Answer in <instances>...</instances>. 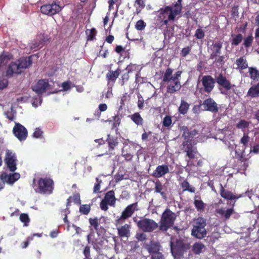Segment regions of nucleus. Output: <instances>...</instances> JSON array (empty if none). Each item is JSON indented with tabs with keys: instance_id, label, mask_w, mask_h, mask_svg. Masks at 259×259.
<instances>
[{
	"instance_id": "3",
	"label": "nucleus",
	"mask_w": 259,
	"mask_h": 259,
	"mask_svg": "<svg viewBox=\"0 0 259 259\" xmlns=\"http://www.w3.org/2000/svg\"><path fill=\"white\" fill-rule=\"evenodd\" d=\"M220 194L221 196L226 200L234 201L233 204L231 203L232 207L228 208L226 210L224 208H221L216 209V212L219 214L224 220H228L230 216L234 212L233 207L237 200L242 197V194H235L231 191L226 189L223 185L220 184Z\"/></svg>"
},
{
	"instance_id": "22",
	"label": "nucleus",
	"mask_w": 259,
	"mask_h": 259,
	"mask_svg": "<svg viewBox=\"0 0 259 259\" xmlns=\"http://www.w3.org/2000/svg\"><path fill=\"white\" fill-rule=\"evenodd\" d=\"M103 199L107 202L109 205L114 206L116 200L114 192L113 190L108 191Z\"/></svg>"
},
{
	"instance_id": "23",
	"label": "nucleus",
	"mask_w": 259,
	"mask_h": 259,
	"mask_svg": "<svg viewBox=\"0 0 259 259\" xmlns=\"http://www.w3.org/2000/svg\"><path fill=\"white\" fill-rule=\"evenodd\" d=\"M155 187L154 191L155 192L157 193H160L162 198L165 200L167 199V194L165 191H163V185L161 183V182L157 180L154 182Z\"/></svg>"
},
{
	"instance_id": "41",
	"label": "nucleus",
	"mask_w": 259,
	"mask_h": 259,
	"mask_svg": "<svg viewBox=\"0 0 259 259\" xmlns=\"http://www.w3.org/2000/svg\"><path fill=\"white\" fill-rule=\"evenodd\" d=\"M248 72L249 73L250 77L253 79H258L259 78V71L255 68L249 67Z\"/></svg>"
},
{
	"instance_id": "55",
	"label": "nucleus",
	"mask_w": 259,
	"mask_h": 259,
	"mask_svg": "<svg viewBox=\"0 0 259 259\" xmlns=\"http://www.w3.org/2000/svg\"><path fill=\"white\" fill-rule=\"evenodd\" d=\"M4 114L10 121H13L15 119V113H13L12 110L5 112Z\"/></svg>"
},
{
	"instance_id": "18",
	"label": "nucleus",
	"mask_w": 259,
	"mask_h": 259,
	"mask_svg": "<svg viewBox=\"0 0 259 259\" xmlns=\"http://www.w3.org/2000/svg\"><path fill=\"white\" fill-rule=\"evenodd\" d=\"M182 145L187 156L190 159H194L195 154L197 153L196 147L193 146L191 141H184Z\"/></svg>"
},
{
	"instance_id": "35",
	"label": "nucleus",
	"mask_w": 259,
	"mask_h": 259,
	"mask_svg": "<svg viewBox=\"0 0 259 259\" xmlns=\"http://www.w3.org/2000/svg\"><path fill=\"white\" fill-rule=\"evenodd\" d=\"M146 0H136L135 2L134 6L136 7V12L137 14H139L141 11L145 7Z\"/></svg>"
},
{
	"instance_id": "52",
	"label": "nucleus",
	"mask_w": 259,
	"mask_h": 259,
	"mask_svg": "<svg viewBox=\"0 0 259 259\" xmlns=\"http://www.w3.org/2000/svg\"><path fill=\"white\" fill-rule=\"evenodd\" d=\"M171 117L168 115L165 116L162 122L163 126L168 127L171 124Z\"/></svg>"
},
{
	"instance_id": "29",
	"label": "nucleus",
	"mask_w": 259,
	"mask_h": 259,
	"mask_svg": "<svg viewBox=\"0 0 259 259\" xmlns=\"http://www.w3.org/2000/svg\"><path fill=\"white\" fill-rule=\"evenodd\" d=\"M190 105L186 101L182 100L180 105L178 108L179 112L183 115L186 114L189 109Z\"/></svg>"
},
{
	"instance_id": "36",
	"label": "nucleus",
	"mask_w": 259,
	"mask_h": 259,
	"mask_svg": "<svg viewBox=\"0 0 259 259\" xmlns=\"http://www.w3.org/2000/svg\"><path fill=\"white\" fill-rule=\"evenodd\" d=\"M119 71L118 69L116 71H110L106 74V78L108 81H115L117 78L118 77L119 75Z\"/></svg>"
},
{
	"instance_id": "50",
	"label": "nucleus",
	"mask_w": 259,
	"mask_h": 259,
	"mask_svg": "<svg viewBox=\"0 0 259 259\" xmlns=\"http://www.w3.org/2000/svg\"><path fill=\"white\" fill-rule=\"evenodd\" d=\"M252 41V36L251 35H249L244 39L243 45L245 48H248L251 46Z\"/></svg>"
},
{
	"instance_id": "5",
	"label": "nucleus",
	"mask_w": 259,
	"mask_h": 259,
	"mask_svg": "<svg viewBox=\"0 0 259 259\" xmlns=\"http://www.w3.org/2000/svg\"><path fill=\"white\" fill-rule=\"evenodd\" d=\"M207 220L203 217H198L193 220L191 230V235L198 239H202L206 237L207 231L206 228Z\"/></svg>"
},
{
	"instance_id": "7",
	"label": "nucleus",
	"mask_w": 259,
	"mask_h": 259,
	"mask_svg": "<svg viewBox=\"0 0 259 259\" xmlns=\"http://www.w3.org/2000/svg\"><path fill=\"white\" fill-rule=\"evenodd\" d=\"M54 189V182L51 178H40L38 180L36 192L44 194H51L53 193Z\"/></svg>"
},
{
	"instance_id": "37",
	"label": "nucleus",
	"mask_w": 259,
	"mask_h": 259,
	"mask_svg": "<svg viewBox=\"0 0 259 259\" xmlns=\"http://www.w3.org/2000/svg\"><path fill=\"white\" fill-rule=\"evenodd\" d=\"M194 206L199 212H203L205 207V204L200 199H194Z\"/></svg>"
},
{
	"instance_id": "44",
	"label": "nucleus",
	"mask_w": 259,
	"mask_h": 259,
	"mask_svg": "<svg viewBox=\"0 0 259 259\" xmlns=\"http://www.w3.org/2000/svg\"><path fill=\"white\" fill-rule=\"evenodd\" d=\"M249 141V136L247 134L244 133L243 137L240 140V143L243 145V147L244 149H245L248 146Z\"/></svg>"
},
{
	"instance_id": "30",
	"label": "nucleus",
	"mask_w": 259,
	"mask_h": 259,
	"mask_svg": "<svg viewBox=\"0 0 259 259\" xmlns=\"http://www.w3.org/2000/svg\"><path fill=\"white\" fill-rule=\"evenodd\" d=\"M141 69L140 65L131 63L127 66L125 70L130 73L135 72L136 74H140Z\"/></svg>"
},
{
	"instance_id": "9",
	"label": "nucleus",
	"mask_w": 259,
	"mask_h": 259,
	"mask_svg": "<svg viewBox=\"0 0 259 259\" xmlns=\"http://www.w3.org/2000/svg\"><path fill=\"white\" fill-rule=\"evenodd\" d=\"M137 226L144 232H152L158 228L159 226L154 220L149 218H143L137 222Z\"/></svg>"
},
{
	"instance_id": "19",
	"label": "nucleus",
	"mask_w": 259,
	"mask_h": 259,
	"mask_svg": "<svg viewBox=\"0 0 259 259\" xmlns=\"http://www.w3.org/2000/svg\"><path fill=\"white\" fill-rule=\"evenodd\" d=\"M95 235L93 232H91L87 236V241L89 244H91L93 246L94 249L98 251L100 250L103 245V241H99L98 239L94 238Z\"/></svg>"
},
{
	"instance_id": "38",
	"label": "nucleus",
	"mask_w": 259,
	"mask_h": 259,
	"mask_svg": "<svg viewBox=\"0 0 259 259\" xmlns=\"http://www.w3.org/2000/svg\"><path fill=\"white\" fill-rule=\"evenodd\" d=\"M181 186L184 191H187L191 193H194L195 191V187L190 186L189 183L186 180H184L182 182Z\"/></svg>"
},
{
	"instance_id": "13",
	"label": "nucleus",
	"mask_w": 259,
	"mask_h": 259,
	"mask_svg": "<svg viewBox=\"0 0 259 259\" xmlns=\"http://www.w3.org/2000/svg\"><path fill=\"white\" fill-rule=\"evenodd\" d=\"M13 133L20 141L25 140L28 134L27 129L19 123H15L13 129Z\"/></svg>"
},
{
	"instance_id": "61",
	"label": "nucleus",
	"mask_w": 259,
	"mask_h": 259,
	"mask_svg": "<svg viewBox=\"0 0 259 259\" xmlns=\"http://www.w3.org/2000/svg\"><path fill=\"white\" fill-rule=\"evenodd\" d=\"M41 47H42V46L41 45V42H40L39 41V40L34 41V42H33L31 44V45L30 46V48L31 49H34V50H37L39 48H41Z\"/></svg>"
},
{
	"instance_id": "43",
	"label": "nucleus",
	"mask_w": 259,
	"mask_h": 259,
	"mask_svg": "<svg viewBox=\"0 0 259 259\" xmlns=\"http://www.w3.org/2000/svg\"><path fill=\"white\" fill-rule=\"evenodd\" d=\"M85 32L87 35L88 40H93L95 39V37L97 34V31L95 28H93L91 29H87Z\"/></svg>"
},
{
	"instance_id": "48",
	"label": "nucleus",
	"mask_w": 259,
	"mask_h": 259,
	"mask_svg": "<svg viewBox=\"0 0 259 259\" xmlns=\"http://www.w3.org/2000/svg\"><path fill=\"white\" fill-rule=\"evenodd\" d=\"M20 220L21 222L24 223L25 226H28L30 222V219L27 213H21L20 215Z\"/></svg>"
},
{
	"instance_id": "34",
	"label": "nucleus",
	"mask_w": 259,
	"mask_h": 259,
	"mask_svg": "<svg viewBox=\"0 0 259 259\" xmlns=\"http://www.w3.org/2000/svg\"><path fill=\"white\" fill-rule=\"evenodd\" d=\"M214 61H213V63L215 64V65L219 67H222L223 65H225L226 61V57L224 55H218L217 57L214 58Z\"/></svg>"
},
{
	"instance_id": "46",
	"label": "nucleus",
	"mask_w": 259,
	"mask_h": 259,
	"mask_svg": "<svg viewBox=\"0 0 259 259\" xmlns=\"http://www.w3.org/2000/svg\"><path fill=\"white\" fill-rule=\"evenodd\" d=\"M243 39V36L241 34L239 33L233 38L231 44L232 45L237 46L242 41Z\"/></svg>"
},
{
	"instance_id": "33",
	"label": "nucleus",
	"mask_w": 259,
	"mask_h": 259,
	"mask_svg": "<svg viewBox=\"0 0 259 259\" xmlns=\"http://www.w3.org/2000/svg\"><path fill=\"white\" fill-rule=\"evenodd\" d=\"M89 222L90 225V228L93 227L98 233L101 229H103V228H99V219L97 218H90Z\"/></svg>"
},
{
	"instance_id": "32",
	"label": "nucleus",
	"mask_w": 259,
	"mask_h": 259,
	"mask_svg": "<svg viewBox=\"0 0 259 259\" xmlns=\"http://www.w3.org/2000/svg\"><path fill=\"white\" fill-rule=\"evenodd\" d=\"M131 120L137 125H141L143 123V119L139 112H136L130 116Z\"/></svg>"
},
{
	"instance_id": "8",
	"label": "nucleus",
	"mask_w": 259,
	"mask_h": 259,
	"mask_svg": "<svg viewBox=\"0 0 259 259\" xmlns=\"http://www.w3.org/2000/svg\"><path fill=\"white\" fill-rule=\"evenodd\" d=\"M63 6L60 5L58 0L54 1L51 4H46L40 7L41 13L48 16H53L61 12Z\"/></svg>"
},
{
	"instance_id": "59",
	"label": "nucleus",
	"mask_w": 259,
	"mask_h": 259,
	"mask_svg": "<svg viewBox=\"0 0 259 259\" xmlns=\"http://www.w3.org/2000/svg\"><path fill=\"white\" fill-rule=\"evenodd\" d=\"M151 259H165L163 254L161 252H157L151 255Z\"/></svg>"
},
{
	"instance_id": "21",
	"label": "nucleus",
	"mask_w": 259,
	"mask_h": 259,
	"mask_svg": "<svg viewBox=\"0 0 259 259\" xmlns=\"http://www.w3.org/2000/svg\"><path fill=\"white\" fill-rule=\"evenodd\" d=\"M181 132L183 133L182 136L185 140V141L191 142L192 139L196 134L195 130L190 132L188 128L186 126H183L181 127Z\"/></svg>"
},
{
	"instance_id": "42",
	"label": "nucleus",
	"mask_w": 259,
	"mask_h": 259,
	"mask_svg": "<svg viewBox=\"0 0 259 259\" xmlns=\"http://www.w3.org/2000/svg\"><path fill=\"white\" fill-rule=\"evenodd\" d=\"M107 142H108L109 148L110 150H113L118 143L117 139H114V138H111L110 135H108Z\"/></svg>"
},
{
	"instance_id": "1",
	"label": "nucleus",
	"mask_w": 259,
	"mask_h": 259,
	"mask_svg": "<svg viewBox=\"0 0 259 259\" xmlns=\"http://www.w3.org/2000/svg\"><path fill=\"white\" fill-rule=\"evenodd\" d=\"M201 82L204 89V91L210 94L214 89L215 84L217 83L219 89L229 91L235 87L230 81L222 73H219L213 78L210 75H205L202 77Z\"/></svg>"
},
{
	"instance_id": "53",
	"label": "nucleus",
	"mask_w": 259,
	"mask_h": 259,
	"mask_svg": "<svg viewBox=\"0 0 259 259\" xmlns=\"http://www.w3.org/2000/svg\"><path fill=\"white\" fill-rule=\"evenodd\" d=\"M96 182L93 188V192L94 193H97L99 192L100 189L101 183H102V181L99 180L98 178H96Z\"/></svg>"
},
{
	"instance_id": "10",
	"label": "nucleus",
	"mask_w": 259,
	"mask_h": 259,
	"mask_svg": "<svg viewBox=\"0 0 259 259\" xmlns=\"http://www.w3.org/2000/svg\"><path fill=\"white\" fill-rule=\"evenodd\" d=\"M182 9V5L176 3L173 6H167L162 9L161 13L167 15L168 20L174 21L176 16L181 13Z\"/></svg>"
},
{
	"instance_id": "24",
	"label": "nucleus",
	"mask_w": 259,
	"mask_h": 259,
	"mask_svg": "<svg viewBox=\"0 0 259 259\" xmlns=\"http://www.w3.org/2000/svg\"><path fill=\"white\" fill-rule=\"evenodd\" d=\"M161 248V246L158 242H151V243L148 245L147 250L151 255L153 254L160 252Z\"/></svg>"
},
{
	"instance_id": "58",
	"label": "nucleus",
	"mask_w": 259,
	"mask_h": 259,
	"mask_svg": "<svg viewBox=\"0 0 259 259\" xmlns=\"http://www.w3.org/2000/svg\"><path fill=\"white\" fill-rule=\"evenodd\" d=\"M83 255L85 256L84 259H89L91 256L90 254V247L88 245H87L83 250Z\"/></svg>"
},
{
	"instance_id": "31",
	"label": "nucleus",
	"mask_w": 259,
	"mask_h": 259,
	"mask_svg": "<svg viewBox=\"0 0 259 259\" xmlns=\"http://www.w3.org/2000/svg\"><path fill=\"white\" fill-rule=\"evenodd\" d=\"M205 248V245L200 242L195 243L192 246V251L195 254H199Z\"/></svg>"
},
{
	"instance_id": "12",
	"label": "nucleus",
	"mask_w": 259,
	"mask_h": 259,
	"mask_svg": "<svg viewBox=\"0 0 259 259\" xmlns=\"http://www.w3.org/2000/svg\"><path fill=\"white\" fill-rule=\"evenodd\" d=\"M5 162L10 171L14 172L16 170L17 159L15 153L11 150H7Z\"/></svg>"
},
{
	"instance_id": "11",
	"label": "nucleus",
	"mask_w": 259,
	"mask_h": 259,
	"mask_svg": "<svg viewBox=\"0 0 259 259\" xmlns=\"http://www.w3.org/2000/svg\"><path fill=\"white\" fill-rule=\"evenodd\" d=\"M190 248V243L181 241L177 243L175 247L171 249V253L175 258L181 259L183 257L184 253Z\"/></svg>"
},
{
	"instance_id": "16",
	"label": "nucleus",
	"mask_w": 259,
	"mask_h": 259,
	"mask_svg": "<svg viewBox=\"0 0 259 259\" xmlns=\"http://www.w3.org/2000/svg\"><path fill=\"white\" fill-rule=\"evenodd\" d=\"M222 47L223 41L222 40H218L213 41L212 45L208 47V49L211 52L209 55V58L213 60L215 57H217L218 55H220L221 54Z\"/></svg>"
},
{
	"instance_id": "63",
	"label": "nucleus",
	"mask_w": 259,
	"mask_h": 259,
	"mask_svg": "<svg viewBox=\"0 0 259 259\" xmlns=\"http://www.w3.org/2000/svg\"><path fill=\"white\" fill-rule=\"evenodd\" d=\"M62 87L64 91H68L71 88V82L69 81L63 82L62 84Z\"/></svg>"
},
{
	"instance_id": "49",
	"label": "nucleus",
	"mask_w": 259,
	"mask_h": 259,
	"mask_svg": "<svg viewBox=\"0 0 259 259\" xmlns=\"http://www.w3.org/2000/svg\"><path fill=\"white\" fill-rule=\"evenodd\" d=\"M146 26V23L143 20H138L135 25V28L138 30H143Z\"/></svg>"
},
{
	"instance_id": "56",
	"label": "nucleus",
	"mask_w": 259,
	"mask_h": 259,
	"mask_svg": "<svg viewBox=\"0 0 259 259\" xmlns=\"http://www.w3.org/2000/svg\"><path fill=\"white\" fill-rule=\"evenodd\" d=\"M109 203L102 199L100 203V207L102 210L107 211L108 209Z\"/></svg>"
},
{
	"instance_id": "15",
	"label": "nucleus",
	"mask_w": 259,
	"mask_h": 259,
	"mask_svg": "<svg viewBox=\"0 0 259 259\" xmlns=\"http://www.w3.org/2000/svg\"><path fill=\"white\" fill-rule=\"evenodd\" d=\"M138 210V203L137 202L127 205L122 212L120 218L117 221L125 220L130 218L133 215L134 212Z\"/></svg>"
},
{
	"instance_id": "6",
	"label": "nucleus",
	"mask_w": 259,
	"mask_h": 259,
	"mask_svg": "<svg viewBox=\"0 0 259 259\" xmlns=\"http://www.w3.org/2000/svg\"><path fill=\"white\" fill-rule=\"evenodd\" d=\"M177 215L169 208H166L162 212L160 221L159 230L162 232L165 233L172 228L175 224Z\"/></svg>"
},
{
	"instance_id": "40",
	"label": "nucleus",
	"mask_w": 259,
	"mask_h": 259,
	"mask_svg": "<svg viewBox=\"0 0 259 259\" xmlns=\"http://www.w3.org/2000/svg\"><path fill=\"white\" fill-rule=\"evenodd\" d=\"M107 109V105L105 103L100 104L99 105V110L95 112L94 115L97 119H99L101 112L105 111Z\"/></svg>"
},
{
	"instance_id": "62",
	"label": "nucleus",
	"mask_w": 259,
	"mask_h": 259,
	"mask_svg": "<svg viewBox=\"0 0 259 259\" xmlns=\"http://www.w3.org/2000/svg\"><path fill=\"white\" fill-rule=\"evenodd\" d=\"M191 51V47H187L185 48H184L182 51L181 55L182 57H186L187 56L190 52Z\"/></svg>"
},
{
	"instance_id": "26",
	"label": "nucleus",
	"mask_w": 259,
	"mask_h": 259,
	"mask_svg": "<svg viewBox=\"0 0 259 259\" xmlns=\"http://www.w3.org/2000/svg\"><path fill=\"white\" fill-rule=\"evenodd\" d=\"M235 63L237 66V68L241 70H244L248 67L247 61L244 57H241L236 59Z\"/></svg>"
},
{
	"instance_id": "39",
	"label": "nucleus",
	"mask_w": 259,
	"mask_h": 259,
	"mask_svg": "<svg viewBox=\"0 0 259 259\" xmlns=\"http://www.w3.org/2000/svg\"><path fill=\"white\" fill-rule=\"evenodd\" d=\"M249 126V122L244 119H240L236 124V128L241 129L244 132V130L248 128Z\"/></svg>"
},
{
	"instance_id": "14",
	"label": "nucleus",
	"mask_w": 259,
	"mask_h": 259,
	"mask_svg": "<svg viewBox=\"0 0 259 259\" xmlns=\"http://www.w3.org/2000/svg\"><path fill=\"white\" fill-rule=\"evenodd\" d=\"M48 80L47 79H39L36 83L32 85V90L37 95H41L45 93L49 87Z\"/></svg>"
},
{
	"instance_id": "4",
	"label": "nucleus",
	"mask_w": 259,
	"mask_h": 259,
	"mask_svg": "<svg viewBox=\"0 0 259 259\" xmlns=\"http://www.w3.org/2000/svg\"><path fill=\"white\" fill-rule=\"evenodd\" d=\"M32 56L22 57L17 62H12L8 66L6 72L7 77H12L13 74H19L22 73L23 69L28 68L32 63Z\"/></svg>"
},
{
	"instance_id": "25",
	"label": "nucleus",
	"mask_w": 259,
	"mask_h": 259,
	"mask_svg": "<svg viewBox=\"0 0 259 259\" xmlns=\"http://www.w3.org/2000/svg\"><path fill=\"white\" fill-rule=\"evenodd\" d=\"M130 226L125 224L120 228H117L118 234L120 237H128L130 235Z\"/></svg>"
},
{
	"instance_id": "64",
	"label": "nucleus",
	"mask_w": 259,
	"mask_h": 259,
	"mask_svg": "<svg viewBox=\"0 0 259 259\" xmlns=\"http://www.w3.org/2000/svg\"><path fill=\"white\" fill-rule=\"evenodd\" d=\"M174 28L172 27H169L168 26L166 27V28L164 30V34L165 35L169 36L172 35L173 34Z\"/></svg>"
},
{
	"instance_id": "47",
	"label": "nucleus",
	"mask_w": 259,
	"mask_h": 259,
	"mask_svg": "<svg viewBox=\"0 0 259 259\" xmlns=\"http://www.w3.org/2000/svg\"><path fill=\"white\" fill-rule=\"evenodd\" d=\"M20 175L18 173L10 174L8 176V182L10 184H13L20 178Z\"/></svg>"
},
{
	"instance_id": "51",
	"label": "nucleus",
	"mask_w": 259,
	"mask_h": 259,
	"mask_svg": "<svg viewBox=\"0 0 259 259\" xmlns=\"http://www.w3.org/2000/svg\"><path fill=\"white\" fill-rule=\"evenodd\" d=\"M194 36L196 37V38L201 39L204 38L205 36V33L204 31L202 29L198 28L195 31Z\"/></svg>"
},
{
	"instance_id": "54",
	"label": "nucleus",
	"mask_w": 259,
	"mask_h": 259,
	"mask_svg": "<svg viewBox=\"0 0 259 259\" xmlns=\"http://www.w3.org/2000/svg\"><path fill=\"white\" fill-rule=\"evenodd\" d=\"M138 107L140 109H143L144 107V100L142 96V95L140 94H138Z\"/></svg>"
},
{
	"instance_id": "20",
	"label": "nucleus",
	"mask_w": 259,
	"mask_h": 259,
	"mask_svg": "<svg viewBox=\"0 0 259 259\" xmlns=\"http://www.w3.org/2000/svg\"><path fill=\"white\" fill-rule=\"evenodd\" d=\"M169 172L167 165L162 164L158 165L153 172V176L155 178H160Z\"/></svg>"
},
{
	"instance_id": "2",
	"label": "nucleus",
	"mask_w": 259,
	"mask_h": 259,
	"mask_svg": "<svg viewBox=\"0 0 259 259\" xmlns=\"http://www.w3.org/2000/svg\"><path fill=\"white\" fill-rule=\"evenodd\" d=\"M173 71L171 68L167 67L164 72L162 78L163 82L167 85L166 93L170 94L180 91L182 87L181 77L182 71L179 70L172 74Z\"/></svg>"
},
{
	"instance_id": "28",
	"label": "nucleus",
	"mask_w": 259,
	"mask_h": 259,
	"mask_svg": "<svg viewBox=\"0 0 259 259\" xmlns=\"http://www.w3.org/2000/svg\"><path fill=\"white\" fill-rule=\"evenodd\" d=\"M247 95L255 98L259 97V82L255 85H252L248 90Z\"/></svg>"
},
{
	"instance_id": "17",
	"label": "nucleus",
	"mask_w": 259,
	"mask_h": 259,
	"mask_svg": "<svg viewBox=\"0 0 259 259\" xmlns=\"http://www.w3.org/2000/svg\"><path fill=\"white\" fill-rule=\"evenodd\" d=\"M204 110L213 113H217L219 110L217 103L211 98L204 100L202 104Z\"/></svg>"
},
{
	"instance_id": "27",
	"label": "nucleus",
	"mask_w": 259,
	"mask_h": 259,
	"mask_svg": "<svg viewBox=\"0 0 259 259\" xmlns=\"http://www.w3.org/2000/svg\"><path fill=\"white\" fill-rule=\"evenodd\" d=\"M72 202H73L74 203L77 204V205H80L81 204V200H80V194L78 193H76L73 194V195L72 196H70L67 199V203L66 205L67 206H69L71 205V203Z\"/></svg>"
},
{
	"instance_id": "57",
	"label": "nucleus",
	"mask_w": 259,
	"mask_h": 259,
	"mask_svg": "<svg viewBox=\"0 0 259 259\" xmlns=\"http://www.w3.org/2000/svg\"><path fill=\"white\" fill-rule=\"evenodd\" d=\"M130 73L128 72V71H126V72L123 73L121 76V85H123L124 83L126 81H127L130 78Z\"/></svg>"
},
{
	"instance_id": "45",
	"label": "nucleus",
	"mask_w": 259,
	"mask_h": 259,
	"mask_svg": "<svg viewBox=\"0 0 259 259\" xmlns=\"http://www.w3.org/2000/svg\"><path fill=\"white\" fill-rule=\"evenodd\" d=\"M91 205L89 204L80 205L79 211L81 214L87 215L91 211Z\"/></svg>"
},
{
	"instance_id": "60",
	"label": "nucleus",
	"mask_w": 259,
	"mask_h": 259,
	"mask_svg": "<svg viewBox=\"0 0 259 259\" xmlns=\"http://www.w3.org/2000/svg\"><path fill=\"white\" fill-rule=\"evenodd\" d=\"M43 132L39 128H36L33 134V136L36 138H40L42 137Z\"/></svg>"
}]
</instances>
